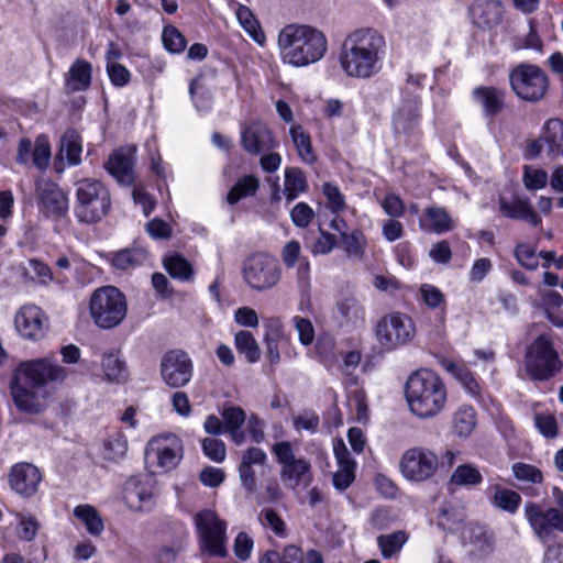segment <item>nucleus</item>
Here are the masks:
<instances>
[{
    "label": "nucleus",
    "instance_id": "obj_11",
    "mask_svg": "<svg viewBox=\"0 0 563 563\" xmlns=\"http://www.w3.org/2000/svg\"><path fill=\"white\" fill-rule=\"evenodd\" d=\"M416 332L413 320L401 312L385 314L375 328L376 340L387 352L409 344L415 339Z\"/></svg>",
    "mask_w": 563,
    "mask_h": 563
},
{
    "label": "nucleus",
    "instance_id": "obj_17",
    "mask_svg": "<svg viewBox=\"0 0 563 563\" xmlns=\"http://www.w3.org/2000/svg\"><path fill=\"white\" fill-rule=\"evenodd\" d=\"M542 153L550 159L563 157V121L550 119L542 135L526 146L525 155L528 159H534Z\"/></svg>",
    "mask_w": 563,
    "mask_h": 563
},
{
    "label": "nucleus",
    "instance_id": "obj_9",
    "mask_svg": "<svg viewBox=\"0 0 563 563\" xmlns=\"http://www.w3.org/2000/svg\"><path fill=\"white\" fill-rule=\"evenodd\" d=\"M198 531L200 549L211 556L225 558L227 550V523L211 509H202L194 517Z\"/></svg>",
    "mask_w": 563,
    "mask_h": 563
},
{
    "label": "nucleus",
    "instance_id": "obj_64",
    "mask_svg": "<svg viewBox=\"0 0 563 563\" xmlns=\"http://www.w3.org/2000/svg\"><path fill=\"white\" fill-rule=\"evenodd\" d=\"M420 296L424 305L431 309L438 308L444 300L442 291L438 287L429 284H423L420 287Z\"/></svg>",
    "mask_w": 563,
    "mask_h": 563
},
{
    "label": "nucleus",
    "instance_id": "obj_16",
    "mask_svg": "<svg viewBox=\"0 0 563 563\" xmlns=\"http://www.w3.org/2000/svg\"><path fill=\"white\" fill-rule=\"evenodd\" d=\"M159 367L163 382L172 388L186 386L194 374L192 361L183 350L166 352L162 356Z\"/></svg>",
    "mask_w": 563,
    "mask_h": 563
},
{
    "label": "nucleus",
    "instance_id": "obj_7",
    "mask_svg": "<svg viewBox=\"0 0 563 563\" xmlns=\"http://www.w3.org/2000/svg\"><path fill=\"white\" fill-rule=\"evenodd\" d=\"M242 277L251 289L265 292L279 285L283 269L275 256L257 252L243 262Z\"/></svg>",
    "mask_w": 563,
    "mask_h": 563
},
{
    "label": "nucleus",
    "instance_id": "obj_37",
    "mask_svg": "<svg viewBox=\"0 0 563 563\" xmlns=\"http://www.w3.org/2000/svg\"><path fill=\"white\" fill-rule=\"evenodd\" d=\"M453 431L460 438L468 437L476 427V413L472 406L463 405L452 418Z\"/></svg>",
    "mask_w": 563,
    "mask_h": 563
},
{
    "label": "nucleus",
    "instance_id": "obj_4",
    "mask_svg": "<svg viewBox=\"0 0 563 563\" xmlns=\"http://www.w3.org/2000/svg\"><path fill=\"white\" fill-rule=\"evenodd\" d=\"M405 397L413 416L419 419H431L444 410L448 390L435 372L419 369L407 378Z\"/></svg>",
    "mask_w": 563,
    "mask_h": 563
},
{
    "label": "nucleus",
    "instance_id": "obj_44",
    "mask_svg": "<svg viewBox=\"0 0 563 563\" xmlns=\"http://www.w3.org/2000/svg\"><path fill=\"white\" fill-rule=\"evenodd\" d=\"M189 95L198 111H210L213 104V93L211 89L199 79H192L189 85Z\"/></svg>",
    "mask_w": 563,
    "mask_h": 563
},
{
    "label": "nucleus",
    "instance_id": "obj_36",
    "mask_svg": "<svg viewBox=\"0 0 563 563\" xmlns=\"http://www.w3.org/2000/svg\"><path fill=\"white\" fill-rule=\"evenodd\" d=\"M465 518L466 515L463 507L450 505L441 509L438 525L444 531L462 533L466 527L464 523Z\"/></svg>",
    "mask_w": 563,
    "mask_h": 563
},
{
    "label": "nucleus",
    "instance_id": "obj_14",
    "mask_svg": "<svg viewBox=\"0 0 563 563\" xmlns=\"http://www.w3.org/2000/svg\"><path fill=\"white\" fill-rule=\"evenodd\" d=\"M438 464V457L431 450L413 446L402 453L399 470L408 482L418 484L430 479L435 474Z\"/></svg>",
    "mask_w": 563,
    "mask_h": 563
},
{
    "label": "nucleus",
    "instance_id": "obj_59",
    "mask_svg": "<svg viewBox=\"0 0 563 563\" xmlns=\"http://www.w3.org/2000/svg\"><path fill=\"white\" fill-rule=\"evenodd\" d=\"M23 269L26 276L31 279H37L42 284H46L52 279L49 267L35 258L29 260Z\"/></svg>",
    "mask_w": 563,
    "mask_h": 563
},
{
    "label": "nucleus",
    "instance_id": "obj_3",
    "mask_svg": "<svg viewBox=\"0 0 563 563\" xmlns=\"http://www.w3.org/2000/svg\"><path fill=\"white\" fill-rule=\"evenodd\" d=\"M278 48L284 63L303 67L320 60L328 41L319 29L307 24H288L278 34Z\"/></svg>",
    "mask_w": 563,
    "mask_h": 563
},
{
    "label": "nucleus",
    "instance_id": "obj_38",
    "mask_svg": "<svg viewBox=\"0 0 563 563\" xmlns=\"http://www.w3.org/2000/svg\"><path fill=\"white\" fill-rule=\"evenodd\" d=\"M260 188V180L254 175H245L239 179L227 195L229 205H235L240 200L254 196Z\"/></svg>",
    "mask_w": 563,
    "mask_h": 563
},
{
    "label": "nucleus",
    "instance_id": "obj_23",
    "mask_svg": "<svg viewBox=\"0 0 563 563\" xmlns=\"http://www.w3.org/2000/svg\"><path fill=\"white\" fill-rule=\"evenodd\" d=\"M419 122L420 113L417 99L405 100L393 115L394 132L405 140L416 139L419 135Z\"/></svg>",
    "mask_w": 563,
    "mask_h": 563
},
{
    "label": "nucleus",
    "instance_id": "obj_62",
    "mask_svg": "<svg viewBox=\"0 0 563 563\" xmlns=\"http://www.w3.org/2000/svg\"><path fill=\"white\" fill-rule=\"evenodd\" d=\"M534 426L545 438H554L558 434L555 418L550 413H537L534 416Z\"/></svg>",
    "mask_w": 563,
    "mask_h": 563
},
{
    "label": "nucleus",
    "instance_id": "obj_54",
    "mask_svg": "<svg viewBox=\"0 0 563 563\" xmlns=\"http://www.w3.org/2000/svg\"><path fill=\"white\" fill-rule=\"evenodd\" d=\"M522 181L529 190H539L547 186L548 174L545 170L526 165Z\"/></svg>",
    "mask_w": 563,
    "mask_h": 563
},
{
    "label": "nucleus",
    "instance_id": "obj_18",
    "mask_svg": "<svg viewBox=\"0 0 563 563\" xmlns=\"http://www.w3.org/2000/svg\"><path fill=\"white\" fill-rule=\"evenodd\" d=\"M280 258L286 268L296 269L297 287L302 297H309L311 291L310 263L307 257L301 256V245L298 241H288L280 251Z\"/></svg>",
    "mask_w": 563,
    "mask_h": 563
},
{
    "label": "nucleus",
    "instance_id": "obj_26",
    "mask_svg": "<svg viewBox=\"0 0 563 563\" xmlns=\"http://www.w3.org/2000/svg\"><path fill=\"white\" fill-rule=\"evenodd\" d=\"M503 13L504 7L499 0H475L470 7L473 23L484 30L497 26Z\"/></svg>",
    "mask_w": 563,
    "mask_h": 563
},
{
    "label": "nucleus",
    "instance_id": "obj_63",
    "mask_svg": "<svg viewBox=\"0 0 563 563\" xmlns=\"http://www.w3.org/2000/svg\"><path fill=\"white\" fill-rule=\"evenodd\" d=\"M19 536L24 541H32L40 529V523L34 516L21 515L19 519Z\"/></svg>",
    "mask_w": 563,
    "mask_h": 563
},
{
    "label": "nucleus",
    "instance_id": "obj_56",
    "mask_svg": "<svg viewBox=\"0 0 563 563\" xmlns=\"http://www.w3.org/2000/svg\"><path fill=\"white\" fill-rule=\"evenodd\" d=\"M323 195L327 198V208L332 212L336 213L343 211L346 208L345 198L340 191L339 187L331 183L323 185Z\"/></svg>",
    "mask_w": 563,
    "mask_h": 563
},
{
    "label": "nucleus",
    "instance_id": "obj_41",
    "mask_svg": "<svg viewBox=\"0 0 563 563\" xmlns=\"http://www.w3.org/2000/svg\"><path fill=\"white\" fill-rule=\"evenodd\" d=\"M147 260V253L140 247L125 249L117 252L112 257V265L122 271L142 265Z\"/></svg>",
    "mask_w": 563,
    "mask_h": 563
},
{
    "label": "nucleus",
    "instance_id": "obj_51",
    "mask_svg": "<svg viewBox=\"0 0 563 563\" xmlns=\"http://www.w3.org/2000/svg\"><path fill=\"white\" fill-rule=\"evenodd\" d=\"M483 476L472 464H462L452 473L450 482L459 486H475L481 484Z\"/></svg>",
    "mask_w": 563,
    "mask_h": 563
},
{
    "label": "nucleus",
    "instance_id": "obj_32",
    "mask_svg": "<svg viewBox=\"0 0 563 563\" xmlns=\"http://www.w3.org/2000/svg\"><path fill=\"white\" fill-rule=\"evenodd\" d=\"M339 322L346 327H362L365 323V309L355 297H344L336 302Z\"/></svg>",
    "mask_w": 563,
    "mask_h": 563
},
{
    "label": "nucleus",
    "instance_id": "obj_43",
    "mask_svg": "<svg viewBox=\"0 0 563 563\" xmlns=\"http://www.w3.org/2000/svg\"><path fill=\"white\" fill-rule=\"evenodd\" d=\"M234 344L249 363H256L261 358L260 345L251 332L239 331L234 336Z\"/></svg>",
    "mask_w": 563,
    "mask_h": 563
},
{
    "label": "nucleus",
    "instance_id": "obj_21",
    "mask_svg": "<svg viewBox=\"0 0 563 563\" xmlns=\"http://www.w3.org/2000/svg\"><path fill=\"white\" fill-rule=\"evenodd\" d=\"M267 454L264 450L252 446L241 454V462L238 466L241 486L247 495L257 493V467H264L267 464Z\"/></svg>",
    "mask_w": 563,
    "mask_h": 563
},
{
    "label": "nucleus",
    "instance_id": "obj_2",
    "mask_svg": "<svg viewBox=\"0 0 563 563\" xmlns=\"http://www.w3.org/2000/svg\"><path fill=\"white\" fill-rule=\"evenodd\" d=\"M65 377V368L48 358L21 363L10 383L14 405L23 412L40 413L44 406L37 389L49 382L63 380Z\"/></svg>",
    "mask_w": 563,
    "mask_h": 563
},
{
    "label": "nucleus",
    "instance_id": "obj_60",
    "mask_svg": "<svg viewBox=\"0 0 563 563\" xmlns=\"http://www.w3.org/2000/svg\"><path fill=\"white\" fill-rule=\"evenodd\" d=\"M314 218L313 209L306 202H298L290 210V219L298 228H307Z\"/></svg>",
    "mask_w": 563,
    "mask_h": 563
},
{
    "label": "nucleus",
    "instance_id": "obj_47",
    "mask_svg": "<svg viewBox=\"0 0 563 563\" xmlns=\"http://www.w3.org/2000/svg\"><path fill=\"white\" fill-rule=\"evenodd\" d=\"M129 443L122 431H115L104 442V457L112 462L122 460L128 452Z\"/></svg>",
    "mask_w": 563,
    "mask_h": 563
},
{
    "label": "nucleus",
    "instance_id": "obj_55",
    "mask_svg": "<svg viewBox=\"0 0 563 563\" xmlns=\"http://www.w3.org/2000/svg\"><path fill=\"white\" fill-rule=\"evenodd\" d=\"M202 451L207 457L221 463L227 457V448L223 441L216 438H206L201 442Z\"/></svg>",
    "mask_w": 563,
    "mask_h": 563
},
{
    "label": "nucleus",
    "instance_id": "obj_1",
    "mask_svg": "<svg viewBox=\"0 0 563 563\" xmlns=\"http://www.w3.org/2000/svg\"><path fill=\"white\" fill-rule=\"evenodd\" d=\"M386 41L380 32L361 27L344 38L339 63L346 76L367 79L379 73L385 55Z\"/></svg>",
    "mask_w": 563,
    "mask_h": 563
},
{
    "label": "nucleus",
    "instance_id": "obj_42",
    "mask_svg": "<svg viewBox=\"0 0 563 563\" xmlns=\"http://www.w3.org/2000/svg\"><path fill=\"white\" fill-rule=\"evenodd\" d=\"M307 180L299 168H287L285 170L284 195L288 202L295 200L299 194L307 189Z\"/></svg>",
    "mask_w": 563,
    "mask_h": 563
},
{
    "label": "nucleus",
    "instance_id": "obj_34",
    "mask_svg": "<svg viewBox=\"0 0 563 563\" xmlns=\"http://www.w3.org/2000/svg\"><path fill=\"white\" fill-rule=\"evenodd\" d=\"M101 367L108 382L120 383L128 377L125 361L117 350H111L103 354Z\"/></svg>",
    "mask_w": 563,
    "mask_h": 563
},
{
    "label": "nucleus",
    "instance_id": "obj_30",
    "mask_svg": "<svg viewBox=\"0 0 563 563\" xmlns=\"http://www.w3.org/2000/svg\"><path fill=\"white\" fill-rule=\"evenodd\" d=\"M92 66L85 59H76L65 74L66 89L70 92L85 91L91 86Z\"/></svg>",
    "mask_w": 563,
    "mask_h": 563
},
{
    "label": "nucleus",
    "instance_id": "obj_5",
    "mask_svg": "<svg viewBox=\"0 0 563 563\" xmlns=\"http://www.w3.org/2000/svg\"><path fill=\"white\" fill-rule=\"evenodd\" d=\"M75 214L80 222L96 223L104 218L111 206L110 192L99 180L84 178L75 184Z\"/></svg>",
    "mask_w": 563,
    "mask_h": 563
},
{
    "label": "nucleus",
    "instance_id": "obj_46",
    "mask_svg": "<svg viewBox=\"0 0 563 563\" xmlns=\"http://www.w3.org/2000/svg\"><path fill=\"white\" fill-rule=\"evenodd\" d=\"M492 503L499 509L515 514L521 504V496L515 490L495 486Z\"/></svg>",
    "mask_w": 563,
    "mask_h": 563
},
{
    "label": "nucleus",
    "instance_id": "obj_6",
    "mask_svg": "<svg viewBox=\"0 0 563 563\" xmlns=\"http://www.w3.org/2000/svg\"><path fill=\"white\" fill-rule=\"evenodd\" d=\"M128 306L124 295L113 286L96 289L89 301V312L101 329H112L119 325L126 316Z\"/></svg>",
    "mask_w": 563,
    "mask_h": 563
},
{
    "label": "nucleus",
    "instance_id": "obj_15",
    "mask_svg": "<svg viewBox=\"0 0 563 563\" xmlns=\"http://www.w3.org/2000/svg\"><path fill=\"white\" fill-rule=\"evenodd\" d=\"M525 516L542 542L552 540L556 532H563V514L556 508L543 509L537 503H527Z\"/></svg>",
    "mask_w": 563,
    "mask_h": 563
},
{
    "label": "nucleus",
    "instance_id": "obj_29",
    "mask_svg": "<svg viewBox=\"0 0 563 563\" xmlns=\"http://www.w3.org/2000/svg\"><path fill=\"white\" fill-rule=\"evenodd\" d=\"M499 210L504 217L522 220L533 227L541 222V218L537 214L527 199L515 198L511 201H507L506 199L500 198Z\"/></svg>",
    "mask_w": 563,
    "mask_h": 563
},
{
    "label": "nucleus",
    "instance_id": "obj_12",
    "mask_svg": "<svg viewBox=\"0 0 563 563\" xmlns=\"http://www.w3.org/2000/svg\"><path fill=\"white\" fill-rule=\"evenodd\" d=\"M272 452L280 465V479L287 488L296 489L300 485L306 487L311 483L310 462L305 457H297L290 442H276Z\"/></svg>",
    "mask_w": 563,
    "mask_h": 563
},
{
    "label": "nucleus",
    "instance_id": "obj_19",
    "mask_svg": "<svg viewBox=\"0 0 563 563\" xmlns=\"http://www.w3.org/2000/svg\"><path fill=\"white\" fill-rule=\"evenodd\" d=\"M40 210L48 218L59 219L68 212V198L58 185L47 179L36 181Z\"/></svg>",
    "mask_w": 563,
    "mask_h": 563
},
{
    "label": "nucleus",
    "instance_id": "obj_33",
    "mask_svg": "<svg viewBox=\"0 0 563 563\" xmlns=\"http://www.w3.org/2000/svg\"><path fill=\"white\" fill-rule=\"evenodd\" d=\"M473 96L488 117H494L504 109L505 92L500 89L495 87H477L474 89Z\"/></svg>",
    "mask_w": 563,
    "mask_h": 563
},
{
    "label": "nucleus",
    "instance_id": "obj_57",
    "mask_svg": "<svg viewBox=\"0 0 563 563\" xmlns=\"http://www.w3.org/2000/svg\"><path fill=\"white\" fill-rule=\"evenodd\" d=\"M51 159V147L47 139L43 135L38 136L35 141L32 162L38 169H45Z\"/></svg>",
    "mask_w": 563,
    "mask_h": 563
},
{
    "label": "nucleus",
    "instance_id": "obj_50",
    "mask_svg": "<svg viewBox=\"0 0 563 563\" xmlns=\"http://www.w3.org/2000/svg\"><path fill=\"white\" fill-rule=\"evenodd\" d=\"M81 151L80 136L73 130L65 132L60 141V152L66 155L70 165L79 164Z\"/></svg>",
    "mask_w": 563,
    "mask_h": 563
},
{
    "label": "nucleus",
    "instance_id": "obj_53",
    "mask_svg": "<svg viewBox=\"0 0 563 563\" xmlns=\"http://www.w3.org/2000/svg\"><path fill=\"white\" fill-rule=\"evenodd\" d=\"M162 40L164 47L173 54H179L186 47V40L184 35L173 25L164 27Z\"/></svg>",
    "mask_w": 563,
    "mask_h": 563
},
{
    "label": "nucleus",
    "instance_id": "obj_8",
    "mask_svg": "<svg viewBox=\"0 0 563 563\" xmlns=\"http://www.w3.org/2000/svg\"><path fill=\"white\" fill-rule=\"evenodd\" d=\"M183 455V441L174 433L155 435L145 448V462L152 473H166L174 470Z\"/></svg>",
    "mask_w": 563,
    "mask_h": 563
},
{
    "label": "nucleus",
    "instance_id": "obj_13",
    "mask_svg": "<svg viewBox=\"0 0 563 563\" xmlns=\"http://www.w3.org/2000/svg\"><path fill=\"white\" fill-rule=\"evenodd\" d=\"M528 374L538 380L552 377L561 368V363L552 342L545 335H539L529 346L526 355Z\"/></svg>",
    "mask_w": 563,
    "mask_h": 563
},
{
    "label": "nucleus",
    "instance_id": "obj_10",
    "mask_svg": "<svg viewBox=\"0 0 563 563\" xmlns=\"http://www.w3.org/2000/svg\"><path fill=\"white\" fill-rule=\"evenodd\" d=\"M509 82L515 95L527 102L542 100L549 90L545 71L528 63H521L510 71Z\"/></svg>",
    "mask_w": 563,
    "mask_h": 563
},
{
    "label": "nucleus",
    "instance_id": "obj_39",
    "mask_svg": "<svg viewBox=\"0 0 563 563\" xmlns=\"http://www.w3.org/2000/svg\"><path fill=\"white\" fill-rule=\"evenodd\" d=\"M408 536L405 531L398 530L389 534H380L377 537V545L380 549L384 559L396 558L405 543Z\"/></svg>",
    "mask_w": 563,
    "mask_h": 563
},
{
    "label": "nucleus",
    "instance_id": "obj_58",
    "mask_svg": "<svg viewBox=\"0 0 563 563\" xmlns=\"http://www.w3.org/2000/svg\"><path fill=\"white\" fill-rule=\"evenodd\" d=\"M292 424L296 431H308L310 433H314L319 428L320 419L314 411L306 410L294 417Z\"/></svg>",
    "mask_w": 563,
    "mask_h": 563
},
{
    "label": "nucleus",
    "instance_id": "obj_25",
    "mask_svg": "<svg viewBox=\"0 0 563 563\" xmlns=\"http://www.w3.org/2000/svg\"><path fill=\"white\" fill-rule=\"evenodd\" d=\"M333 452L338 463V470L333 474V485L339 490H345L355 479L356 462L351 456L343 440L334 442Z\"/></svg>",
    "mask_w": 563,
    "mask_h": 563
},
{
    "label": "nucleus",
    "instance_id": "obj_35",
    "mask_svg": "<svg viewBox=\"0 0 563 563\" xmlns=\"http://www.w3.org/2000/svg\"><path fill=\"white\" fill-rule=\"evenodd\" d=\"M462 539L482 553L489 552L494 543L493 534L483 526L471 522L463 529Z\"/></svg>",
    "mask_w": 563,
    "mask_h": 563
},
{
    "label": "nucleus",
    "instance_id": "obj_45",
    "mask_svg": "<svg viewBox=\"0 0 563 563\" xmlns=\"http://www.w3.org/2000/svg\"><path fill=\"white\" fill-rule=\"evenodd\" d=\"M74 515L85 525L90 534L99 536L103 531V521L92 506L79 505L74 509Z\"/></svg>",
    "mask_w": 563,
    "mask_h": 563
},
{
    "label": "nucleus",
    "instance_id": "obj_20",
    "mask_svg": "<svg viewBox=\"0 0 563 563\" xmlns=\"http://www.w3.org/2000/svg\"><path fill=\"white\" fill-rule=\"evenodd\" d=\"M42 478L38 467L27 462L14 464L9 473L10 487L24 498H30L36 494Z\"/></svg>",
    "mask_w": 563,
    "mask_h": 563
},
{
    "label": "nucleus",
    "instance_id": "obj_24",
    "mask_svg": "<svg viewBox=\"0 0 563 563\" xmlns=\"http://www.w3.org/2000/svg\"><path fill=\"white\" fill-rule=\"evenodd\" d=\"M45 316L34 305H25L15 314L16 331L25 339L37 340L44 335Z\"/></svg>",
    "mask_w": 563,
    "mask_h": 563
},
{
    "label": "nucleus",
    "instance_id": "obj_52",
    "mask_svg": "<svg viewBox=\"0 0 563 563\" xmlns=\"http://www.w3.org/2000/svg\"><path fill=\"white\" fill-rule=\"evenodd\" d=\"M515 478L526 484H541L543 482V474L540 468L534 465L517 462L511 466Z\"/></svg>",
    "mask_w": 563,
    "mask_h": 563
},
{
    "label": "nucleus",
    "instance_id": "obj_49",
    "mask_svg": "<svg viewBox=\"0 0 563 563\" xmlns=\"http://www.w3.org/2000/svg\"><path fill=\"white\" fill-rule=\"evenodd\" d=\"M236 18L241 26L249 33V35L258 44H263L265 35L262 32L257 20L252 11L245 7L240 5L236 10Z\"/></svg>",
    "mask_w": 563,
    "mask_h": 563
},
{
    "label": "nucleus",
    "instance_id": "obj_48",
    "mask_svg": "<svg viewBox=\"0 0 563 563\" xmlns=\"http://www.w3.org/2000/svg\"><path fill=\"white\" fill-rule=\"evenodd\" d=\"M167 273L183 282H190L194 278V269L190 263L180 255H173L164 261Z\"/></svg>",
    "mask_w": 563,
    "mask_h": 563
},
{
    "label": "nucleus",
    "instance_id": "obj_61",
    "mask_svg": "<svg viewBox=\"0 0 563 563\" xmlns=\"http://www.w3.org/2000/svg\"><path fill=\"white\" fill-rule=\"evenodd\" d=\"M258 503H276L284 498V492L276 479H269L265 483L263 492L253 495Z\"/></svg>",
    "mask_w": 563,
    "mask_h": 563
},
{
    "label": "nucleus",
    "instance_id": "obj_31",
    "mask_svg": "<svg viewBox=\"0 0 563 563\" xmlns=\"http://www.w3.org/2000/svg\"><path fill=\"white\" fill-rule=\"evenodd\" d=\"M224 431L230 435L232 442L241 445L245 441V432L242 429L246 421L245 411L238 406H227L221 412Z\"/></svg>",
    "mask_w": 563,
    "mask_h": 563
},
{
    "label": "nucleus",
    "instance_id": "obj_28",
    "mask_svg": "<svg viewBox=\"0 0 563 563\" xmlns=\"http://www.w3.org/2000/svg\"><path fill=\"white\" fill-rule=\"evenodd\" d=\"M419 225L426 232L443 234L455 229V221L445 208L429 206L423 210Z\"/></svg>",
    "mask_w": 563,
    "mask_h": 563
},
{
    "label": "nucleus",
    "instance_id": "obj_22",
    "mask_svg": "<svg viewBox=\"0 0 563 563\" xmlns=\"http://www.w3.org/2000/svg\"><path fill=\"white\" fill-rule=\"evenodd\" d=\"M241 144L251 155H261L277 146L271 130L262 122L255 121L241 129Z\"/></svg>",
    "mask_w": 563,
    "mask_h": 563
},
{
    "label": "nucleus",
    "instance_id": "obj_40",
    "mask_svg": "<svg viewBox=\"0 0 563 563\" xmlns=\"http://www.w3.org/2000/svg\"><path fill=\"white\" fill-rule=\"evenodd\" d=\"M289 133L301 161L307 164H313L317 156L312 150L310 135L301 125H292Z\"/></svg>",
    "mask_w": 563,
    "mask_h": 563
},
{
    "label": "nucleus",
    "instance_id": "obj_27",
    "mask_svg": "<svg viewBox=\"0 0 563 563\" xmlns=\"http://www.w3.org/2000/svg\"><path fill=\"white\" fill-rule=\"evenodd\" d=\"M134 152L133 147L119 148L109 157L106 164L108 172L121 184L130 185L134 179Z\"/></svg>",
    "mask_w": 563,
    "mask_h": 563
}]
</instances>
